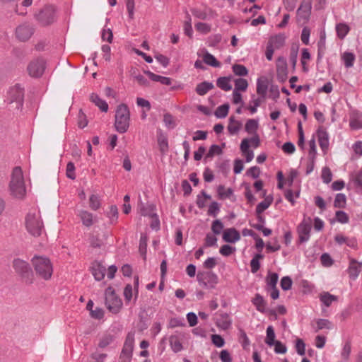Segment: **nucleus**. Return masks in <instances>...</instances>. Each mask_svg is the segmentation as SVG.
<instances>
[{
  "mask_svg": "<svg viewBox=\"0 0 362 362\" xmlns=\"http://www.w3.org/2000/svg\"><path fill=\"white\" fill-rule=\"evenodd\" d=\"M191 11L193 16L199 19L205 20L207 18V13L206 10L193 8Z\"/></svg>",
  "mask_w": 362,
  "mask_h": 362,
  "instance_id": "nucleus-61",
  "label": "nucleus"
},
{
  "mask_svg": "<svg viewBox=\"0 0 362 362\" xmlns=\"http://www.w3.org/2000/svg\"><path fill=\"white\" fill-rule=\"evenodd\" d=\"M356 57L354 54L351 52H344L342 57V59L344 62L346 67H351L355 62Z\"/></svg>",
  "mask_w": 362,
  "mask_h": 362,
  "instance_id": "nucleus-42",
  "label": "nucleus"
},
{
  "mask_svg": "<svg viewBox=\"0 0 362 362\" xmlns=\"http://www.w3.org/2000/svg\"><path fill=\"white\" fill-rule=\"evenodd\" d=\"M66 175L69 179L74 180L76 178L75 166L72 162H69L67 163Z\"/></svg>",
  "mask_w": 362,
  "mask_h": 362,
  "instance_id": "nucleus-57",
  "label": "nucleus"
},
{
  "mask_svg": "<svg viewBox=\"0 0 362 362\" xmlns=\"http://www.w3.org/2000/svg\"><path fill=\"white\" fill-rule=\"evenodd\" d=\"M31 262L36 274L40 278L45 280H48L51 278L53 268L48 258L42 256H35Z\"/></svg>",
  "mask_w": 362,
  "mask_h": 362,
  "instance_id": "nucleus-3",
  "label": "nucleus"
},
{
  "mask_svg": "<svg viewBox=\"0 0 362 362\" xmlns=\"http://www.w3.org/2000/svg\"><path fill=\"white\" fill-rule=\"evenodd\" d=\"M240 238V235L239 232L234 228L225 230L223 234V239L227 243H234L239 240Z\"/></svg>",
  "mask_w": 362,
  "mask_h": 362,
  "instance_id": "nucleus-16",
  "label": "nucleus"
},
{
  "mask_svg": "<svg viewBox=\"0 0 362 362\" xmlns=\"http://www.w3.org/2000/svg\"><path fill=\"white\" fill-rule=\"evenodd\" d=\"M222 152L223 151L218 145H212L206 154L204 160H206L207 159L212 158L215 155H221Z\"/></svg>",
  "mask_w": 362,
  "mask_h": 362,
  "instance_id": "nucleus-36",
  "label": "nucleus"
},
{
  "mask_svg": "<svg viewBox=\"0 0 362 362\" xmlns=\"http://www.w3.org/2000/svg\"><path fill=\"white\" fill-rule=\"evenodd\" d=\"M134 342V334L133 333H129L126 337L124 346L122 351V355H131L133 350Z\"/></svg>",
  "mask_w": 362,
  "mask_h": 362,
  "instance_id": "nucleus-18",
  "label": "nucleus"
},
{
  "mask_svg": "<svg viewBox=\"0 0 362 362\" xmlns=\"http://www.w3.org/2000/svg\"><path fill=\"white\" fill-rule=\"evenodd\" d=\"M144 73L153 81L160 82L161 84L167 86L171 84L172 80L170 78L157 75L150 71H145Z\"/></svg>",
  "mask_w": 362,
  "mask_h": 362,
  "instance_id": "nucleus-21",
  "label": "nucleus"
},
{
  "mask_svg": "<svg viewBox=\"0 0 362 362\" xmlns=\"http://www.w3.org/2000/svg\"><path fill=\"white\" fill-rule=\"evenodd\" d=\"M285 42V37L284 35H278L270 38L268 45L272 46L274 49L280 48Z\"/></svg>",
  "mask_w": 362,
  "mask_h": 362,
  "instance_id": "nucleus-27",
  "label": "nucleus"
},
{
  "mask_svg": "<svg viewBox=\"0 0 362 362\" xmlns=\"http://www.w3.org/2000/svg\"><path fill=\"white\" fill-rule=\"evenodd\" d=\"M214 86L212 83L208 81H204L197 84L196 87V93L199 95H204L208 91L212 90Z\"/></svg>",
  "mask_w": 362,
  "mask_h": 362,
  "instance_id": "nucleus-23",
  "label": "nucleus"
},
{
  "mask_svg": "<svg viewBox=\"0 0 362 362\" xmlns=\"http://www.w3.org/2000/svg\"><path fill=\"white\" fill-rule=\"evenodd\" d=\"M230 82V77H220L216 81V85L223 90L228 91L232 88V86Z\"/></svg>",
  "mask_w": 362,
  "mask_h": 362,
  "instance_id": "nucleus-28",
  "label": "nucleus"
},
{
  "mask_svg": "<svg viewBox=\"0 0 362 362\" xmlns=\"http://www.w3.org/2000/svg\"><path fill=\"white\" fill-rule=\"evenodd\" d=\"M235 91H245L248 87L247 81L243 78H238L235 80Z\"/></svg>",
  "mask_w": 362,
  "mask_h": 362,
  "instance_id": "nucleus-35",
  "label": "nucleus"
},
{
  "mask_svg": "<svg viewBox=\"0 0 362 362\" xmlns=\"http://www.w3.org/2000/svg\"><path fill=\"white\" fill-rule=\"evenodd\" d=\"M24 98V89L20 85H15L11 87L8 93V100L10 103H16V107L23 105Z\"/></svg>",
  "mask_w": 362,
  "mask_h": 362,
  "instance_id": "nucleus-11",
  "label": "nucleus"
},
{
  "mask_svg": "<svg viewBox=\"0 0 362 362\" xmlns=\"http://www.w3.org/2000/svg\"><path fill=\"white\" fill-rule=\"evenodd\" d=\"M229 110L228 104H223L217 107L215 111V115L218 118H224L228 115Z\"/></svg>",
  "mask_w": 362,
  "mask_h": 362,
  "instance_id": "nucleus-40",
  "label": "nucleus"
},
{
  "mask_svg": "<svg viewBox=\"0 0 362 362\" xmlns=\"http://www.w3.org/2000/svg\"><path fill=\"white\" fill-rule=\"evenodd\" d=\"M203 61L205 64L213 67H220L221 63L210 53L206 52L203 57Z\"/></svg>",
  "mask_w": 362,
  "mask_h": 362,
  "instance_id": "nucleus-31",
  "label": "nucleus"
},
{
  "mask_svg": "<svg viewBox=\"0 0 362 362\" xmlns=\"http://www.w3.org/2000/svg\"><path fill=\"white\" fill-rule=\"evenodd\" d=\"M242 127V124L239 121H235L233 117L229 119L228 130L230 134H235L238 132Z\"/></svg>",
  "mask_w": 362,
  "mask_h": 362,
  "instance_id": "nucleus-29",
  "label": "nucleus"
},
{
  "mask_svg": "<svg viewBox=\"0 0 362 362\" xmlns=\"http://www.w3.org/2000/svg\"><path fill=\"white\" fill-rule=\"evenodd\" d=\"M263 258L261 254H257L250 261L251 272L256 273L260 268L259 259Z\"/></svg>",
  "mask_w": 362,
  "mask_h": 362,
  "instance_id": "nucleus-37",
  "label": "nucleus"
},
{
  "mask_svg": "<svg viewBox=\"0 0 362 362\" xmlns=\"http://www.w3.org/2000/svg\"><path fill=\"white\" fill-rule=\"evenodd\" d=\"M211 340L213 344L217 347H222L225 343L223 338L218 334H213L211 336Z\"/></svg>",
  "mask_w": 362,
  "mask_h": 362,
  "instance_id": "nucleus-64",
  "label": "nucleus"
},
{
  "mask_svg": "<svg viewBox=\"0 0 362 362\" xmlns=\"http://www.w3.org/2000/svg\"><path fill=\"white\" fill-rule=\"evenodd\" d=\"M133 78L134 80L137 81L139 86L144 87H148L150 84L149 81L141 74H135L133 75Z\"/></svg>",
  "mask_w": 362,
  "mask_h": 362,
  "instance_id": "nucleus-59",
  "label": "nucleus"
},
{
  "mask_svg": "<svg viewBox=\"0 0 362 362\" xmlns=\"http://www.w3.org/2000/svg\"><path fill=\"white\" fill-rule=\"evenodd\" d=\"M163 122L168 129H174L176 126V122L173 116L169 113L164 115Z\"/></svg>",
  "mask_w": 362,
  "mask_h": 362,
  "instance_id": "nucleus-47",
  "label": "nucleus"
},
{
  "mask_svg": "<svg viewBox=\"0 0 362 362\" xmlns=\"http://www.w3.org/2000/svg\"><path fill=\"white\" fill-rule=\"evenodd\" d=\"M11 194L16 199H23L26 194L23 171L20 167H15L12 171L9 183Z\"/></svg>",
  "mask_w": 362,
  "mask_h": 362,
  "instance_id": "nucleus-2",
  "label": "nucleus"
},
{
  "mask_svg": "<svg viewBox=\"0 0 362 362\" xmlns=\"http://www.w3.org/2000/svg\"><path fill=\"white\" fill-rule=\"evenodd\" d=\"M362 262H358L354 259H350L347 273L351 279H356L361 271Z\"/></svg>",
  "mask_w": 362,
  "mask_h": 362,
  "instance_id": "nucleus-14",
  "label": "nucleus"
},
{
  "mask_svg": "<svg viewBox=\"0 0 362 362\" xmlns=\"http://www.w3.org/2000/svg\"><path fill=\"white\" fill-rule=\"evenodd\" d=\"M25 227L27 232L35 238H38L45 232L44 223L37 209H31L25 215Z\"/></svg>",
  "mask_w": 362,
  "mask_h": 362,
  "instance_id": "nucleus-1",
  "label": "nucleus"
},
{
  "mask_svg": "<svg viewBox=\"0 0 362 362\" xmlns=\"http://www.w3.org/2000/svg\"><path fill=\"white\" fill-rule=\"evenodd\" d=\"M170 346L175 353L182 350L183 346L180 338L176 335H172L169 338Z\"/></svg>",
  "mask_w": 362,
  "mask_h": 362,
  "instance_id": "nucleus-26",
  "label": "nucleus"
},
{
  "mask_svg": "<svg viewBox=\"0 0 362 362\" xmlns=\"http://www.w3.org/2000/svg\"><path fill=\"white\" fill-rule=\"evenodd\" d=\"M317 137L319 144L321 148L324 151L327 148L329 145L328 136L325 129L322 127H320L317 130Z\"/></svg>",
  "mask_w": 362,
  "mask_h": 362,
  "instance_id": "nucleus-22",
  "label": "nucleus"
},
{
  "mask_svg": "<svg viewBox=\"0 0 362 362\" xmlns=\"http://www.w3.org/2000/svg\"><path fill=\"white\" fill-rule=\"evenodd\" d=\"M90 99L101 111L106 112L108 110L107 103L104 100L101 99L98 95L92 93Z\"/></svg>",
  "mask_w": 362,
  "mask_h": 362,
  "instance_id": "nucleus-25",
  "label": "nucleus"
},
{
  "mask_svg": "<svg viewBox=\"0 0 362 362\" xmlns=\"http://www.w3.org/2000/svg\"><path fill=\"white\" fill-rule=\"evenodd\" d=\"M268 86L267 82L265 80L258 79L257 82V93L262 95V98H264L267 91Z\"/></svg>",
  "mask_w": 362,
  "mask_h": 362,
  "instance_id": "nucleus-34",
  "label": "nucleus"
},
{
  "mask_svg": "<svg viewBox=\"0 0 362 362\" xmlns=\"http://www.w3.org/2000/svg\"><path fill=\"white\" fill-rule=\"evenodd\" d=\"M197 279L199 285L206 288H214L218 284L217 275L211 272H198Z\"/></svg>",
  "mask_w": 362,
  "mask_h": 362,
  "instance_id": "nucleus-8",
  "label": "nucleus"
},
{
  "mask_svg": "<svg viewBox=\"0 0 362 362\" xmlns=\"http://www.w3.org/2000/svg\"><path fill=\"white\" fill-rule=\"evenodd\" d=\"M77 216L80 218L83 225L86 227H90L98 221L97 217L86 210L78 211Z\"/></svg>",
  "mask_w": 362,
  "mask_h": 362,
  "instance_id": "nucleus-13",
  "label": "nucleus"
},
{
  "mask_svg": "<svg viewBox=\"0 0 362 362\" xmlns=\"http://www.w3.org/2000/svg\"><path fill=\"white\" fill-rule=\"evenodd\" d=\"M130 112L127 105L122 103L117 106L115 112V127L121 134L125 133L129 127Z\"/></svg>",
  "mask_w": 362,
  "mask_h": 362,
  "instance_id": "nucleus-4",
  "label": "nucleus"
},
{
  "mask_svg": "<svg viewBox=\"0 0 362 362\" xmlns=\"http://www.w3.org/2000/svg\"><path fill=\"white\" fill-rule=\"evenodd\" d=\"M232 69L236 76H245L248 74L247 69L242 64H234L232 66Z\"/></svg>",
  "mask_w": 362,
  "mask_h": 362,
  "instance_id": "nucleus-39",
  "label": "nucleus"
},
{
  "mask_svg": "<svg viewBox=\"0 0 362 362\" xmlns=\"http://www.w3.org/2000/svg\"><path fill=\"white\" fill-rule=\"evenodd\" d=\"M349 126L351 129H362V113L354 111L351 114Z\"/></svg>",
  "mask_w": 362,
  "mask_h": 362,
  "instance_id": "nucleus-17",
  "label": "nucleus"
},
{
  "mask_svg": "<svg viewBox=\"0 0 362 362\" xmlns=\"http://www.w3.org/2000/svg\"><path fill=\"white\" fill-rule=\"evenodd\" d=\"M196 30L203 34H207L211 31V25L205 23L199 22L195 25Z\"/></svg>",
  "mask_w": 362,
  "mask_h": 362,
  "instance_id": "nucleus-50",
  "label": "nucleus"
},
{
  "mask_svg": "<svg viewBox=\"0 0 362 362\" xmlns=\"http://www.w3.org/2000/svg\"><path fill=\"white\" fill-rule=\"evenodd\" d=\"M275 341V333L274 328L272 326H269L267 329V337L265 342L269 346H272L274 344Z\"/></svg>",
  "mask_w": 362,
  "mask_h": 362,
  "instance_id": "nucleus-38",
  "label": "nucleus"
},
{
  "mask_svg": "<svg viewBox=\"0 0 362 362\" xmlns=\"http://www.w3.org/2000/svg\"><path fill=\"white\" fill-rule=\"evenodd\" d=\"M216 324L217 327L226 330L230 327L231 320L228 314L221 313L218 316Z\"/></svg>",
  "mask_w": 362,
  "mask_h": 362,
  "instance_id": "nucleus-19",
  "label": "nucleus"
},
{
  "mask_svg": "<svg viewBox=\"0 0 362 362\" xmlns=\"http://www.w3.org/2000/svg\"><path fill=\"white\" fill-rule=\"evenodd\" d=\"M246 174L252 178H257L260 175V169L257 166L251 167L247 170Z\"/></svg>",
  "mask_w": 362,
  "mask_h": 362,
  "instance_id": "nucleus-63",
  "label": "nucleus"
},
{
  "mask_svg": "<svg viewBox=\"0 0 362 362\" xmlns=\"http://www.w3.org/2000/svg\"><path fill=\"white\" fill-rule=\"evenodd\" d=\"M55 9L52 6L44 7L39 13L35 14V18L43 25H48L54 21Z\"/></svg>",
  "mask_w": 362,
  "mask_h": 362,
  "instance_id": "nucleus-9",
  "label": "nucleus"
},
{
  "mask_svg": "<svg viewBox=\"0 0 362 362\" xmlns=\"http://www.w3.org/2000/svg\"><path fill=\"white\" fill-rule=\"evenodd\" d=\"M311 228V218H304L297 228L300 243L307 242L309 240Z\"/></svg>",
  "mask_w": 362,
  "mask_h": 362,
  "instance_id": "nucleus-12",
  "label": "nucleus"
},
{
  "mask_svg": "<svg viewBox=\"0 0 362 362\" xmlns=\"http://www.w3.org/2000/svg\"><path fill=\"white\" fill-rule=\"evenodd\" d=\"M235 251V248L229 245H224L220 248V253L223 256L228 257L230 255H232Z\"/></svg>",
  "mask_w": 362,
  "mask_h": 362,
  "instance_id": "nucleus-55",
  "label": "nucleus"
},
{
  "mask_svg": "<svg viewBox=\"0 0 362 362\" xmlns=\"http://www.w3.org/2000/svg\"><path fill=\"white\" fill-rule=\"evenodd\" d=\"M105 305L110 312L113 314L118 313L122 308L121 298L115 293L111 287L105 290Z\"/></svg>",
  "mask_w": 362,
  "mask_h": 362,
  "instance_id": "nucleus-6",
  "label": "nucleus"
},
{
  "mask_svg": "<svg viewBox=\"0 0 362 362\" xmlns=\"http://www.w3.org/2000/svg\"><path fill=\"white\" fill-rule=\"evenodd\" d=\"M279 275L276 273L269 272L268 276L266 278L267 285L269 288H276V284L278 282Z\"/></svg>",
  "mask_w": 362,
  "mask_h": 362,
  "instance_id": "nucleus-33",
  "label": "nucleus"
},
{
  "mask_svg": "<svg viewBox=\"0 0 362 362\" xmlns=\"http://www.w3.org/2000/svg\"><path fill=\"white\" fill-rule=\"evenodd\" d=\"M91 272L96 281H101L104 279L106 269L99 262H94L91 266Z\"/></svg>",
  "mask_w": 362,
  "mask_h": 362,
  "instance_id": "nucleus-15",
  "label": "nucleus"
},
{
  "mask_svg": "<svg viewBox=\"0 0 362 362\" xmlns=\"http://www.w3.org/2000/svg\"><path fill=\"white\" fill-rule=\"evenodd\" d=\"M281 287L284 291H288L291 288L292 279L289 276H284L281 280Z\"/></svg>",
  "mask_w": 362,
  "mask_h": 362,
  "instance_id": "nucleus-60",
  "label": "nucleus"
},
{
  "mask_svg": "<svg viewBox=\"0 0 362 362\" xmlns=\"http://www.w3.org/2000/svg\"><path fill=\"white\" fill-rule=\"evenodd\" d=\"M252 302L259 312L262 313H265L267 303L260 294L257 293Z\"/></svg>",
  "mask_w": 362,
  "mask_h": 362,
  "instance_id": "nucleus-24",
  "label": "nucleus"
},
{
  "mask_svg": "<svg viewBox=\"0 0 362 362\" xmlns=\"http://www.w3.org/2000/svg\"><path fill=\"white\" fill-rule=\"evenodd\" d=\"M147 241L148 237L146 234L141 235L139 250L140 254L143 256L144 259H146V250H147Z\"/></svg>",
  "mask_w": 362,
  "mask_h": 362,
  "instance_id": "nucleus-30",
  "label": "nucleus"
},
{
  "mask_svg": "<svg viewBox=\"0 0 362 362\" xmlns=\"http://www.w3.org/2000/svg\"><path fill=\"white\" fill-rule=\"evenodd\" d=\"M34 32L35 28L33 25L24 23L16 28L15 35L19 41L26 42L32 37Z\"/></svg>",
  "mask_w": 362,
  "mask_h": 362,
  "instance_id": "nucleus-10",
  "label": "nucleus"
},
{
  "mask_svg": "<svg viewBox=\"0 0 362 362\" xmlns=\"http://www.w3.org/2000/svg\"><path fill=\"white\" fill-rule=\"evenodd\" d=\"M337 296L331 295L329 293H324L320 295L321 302L327 307H329L332 302H337Z\"/></svg>",
  "mask_w": 362,
  "mask_h": 362,
  "instance_id": "nucleus-32",
  "label": "nucleus"
},
{
  "mask_svg": "<svg viewBox=\"0 0 362 362\" xmlns=\"http://www.w3.org/2000/svg\"><path fill=\"white\" fill-rule=\"evenodd\" d=\"M245 131L249 134H253L256 132L258 128V123L253 119H250L245 124Z\"/></svg>",
  "mask_w": 362,
  "mask_h": 362,
  "instance_id": "nucleus-45",
  "label": "nucleus"
},
{
  "mask_svg": "<svg viewBox=\"0 0 362 362\" xmlns=\"http://www.w3.org/2000/svg\"><path fill=\"white\" fill-rule=\"evenodd\" d=\"M272 202V199H269L267 198L261 202L256 207V214H262L271 205Z\"/></svg>",
  "mask_w": 362,
  "mask_h": 362,
  "instance_id": "nucleus-48",
  "label": "nucleus"
},
{
  "mask_svg": "<svg viewBox=\"0 0 362 362\" xmlns=\"http://www.w3.org/2000/svg\"><path fill=\"white\" fill-rule=\"evenodd\" d=\"M218 193L221 198L224 199L229 197L233 194V190L230 188L226 189L224 186L220 185L218 187Z\"/></svg>",
  "mask_w": 362,
  "mask_h": 362,
  "instance_id": "nucleus-56",
  "label": "nucleus"
},
{
  "mask_svg": "<svg viewBox=\"0 0 362 362\" xmlns=\"http://www.w3.org/2000/svg\"><path fill=\"white\" fill-rule=\"evenodd\" d=\"M159 148L161 153H165L168 150V140L165 136H160L158 139Z\"/></svg>",
  "mask_w": 362,
  "mask_h": 362,
  "instance_id": "nucleus-51",
  "label": "nucleus"
},
{
  "mask_svg": "<svg viewBox=\"0 0 362 362\" xmlns=\"http://www.w3.org/2000/svg\"><path fill=\"white\" fill-rule=\"evenodd\" d=\"M240 150L245 156L246 162H250L254 158L253 151L249 149V139H244L240 144Z\"/></svg>",
  "mask_w": 362,
  "mask_h": 362,
  "instance_id": "nucleus-20",
  "label": "nucleus"
},
{
  "mask_svg": "<svg viewBox=\"0 0 362 362\" xmlns=\"http://www.w3.org/2000/svg\"><path fill=\"white\" fill-rule=\"evenodd\" d=\"M296 349L297 353L300 355L303 356L305 353V344L303 342V341L300 339H298L296 340Z\"/></svg>",
  "mask_w": 362,
  "mask_h": 362,
  "instance_id": "nucleus-62",
  "label": "nucleus"
},
{
  "mask_svg": "<svg viewBox=\"0 0 362 362\" xmlns=\"http://www.w3.org/2000/svg\"><path fill=\"white\" fill-rule=\"evenodd\" d=\"M211 196L208 195L204 191H202L201 194L197 196V205L199 209H202L206 205V200L210 199Z\"/></svg>",
  "mask_w": 362,
  "mask_h": 362,
  "instance_id": "nucleus-43",
  "label": "nucleus"
},
{
  "mask_svg": "<svg viewBox=\"0 0 362 362\" xmlns=\"http://www.w3.org/2000/svg\"><path fill=\"white\" fill-rule=\"evenodd\" d=\"M351 341L349 339H346L343 345L342 351H341V358L346 361L348 360L349 354L351 353Z\"/></svg>",
  "mask_w": 362,
  "mask_h": 362,
  "instance_id": "nucleus-44",
  "label": "nucleus"
},
{
  "mask_svg": "<svg viewBox=\"0 0 362 362\" xmlns=\"http://www.w3.org/2000/svg\"><path fill=\"white\" fill-rule=\"evenodd\" d=\"M153 211H154V206L152 204H149L146 206H142L140 208V214L144 216H152L155 215V214L153 213Z\"/></svg>",
  "mask_w": 362,
  "mask_h": 362,
  "instance_id": "nucleus-52",
  "label": "nucleus"
},
{
  "mask_svg": "<svg viewBox=\"0 0 362 362\" xmlns=\"http://www.w3.org/2000/svg\"><path fill=\"white\" fill-rule=\"evenodd\" d=\"M113 341V336L107 334L103 335L99 340L98 347L101 349H104L110 345Z\"/></svg>",
  "mask_w": 362,
  "mask_h": 362,
  "instance_id": "nucleus-41",
  "label": "nucleus"
},
{
  "mask_svg": "<svg viewBox=\"0 0 362 362\" xmlns=\"http://www.w3.org/2000/svg\"><path fill=\"white\" fill-rule=\"evenodd\" d=\"M12 267L25 284L33 283V274L28 262L20 258H16L13 260Z\"/></svg>",
  "mask_w": 362,
  "mask_h": 362,
  "instance_id": "nucleus-5",
  "label": "nucleus"
},
{
  "mask_svg": "<svg viewBox=\"0 0 362 362\" xmlns=\"http://www.w3.org/2000/svg\"><path fill=\"white\" fill-rule=\"evenodd\" d=\"M322 179L323 182L325 183H329L331 182L332 176L330 169L327 167H325L322 170Z\"/></svg>",
  "mask_w": 362,
  "mask_h": 362,
  "instance_id": "nucleus-58",
  "label": "nucleus"
},
{
  "mask_svg": "<svg viewBox=\"0 0 362 362\" xmlns=\"http://www.w3.org/2000/svg\"><path fill=\"white\" fill-rule=\"evenodd\" d=\"M46 69V61L42 57L31 60L27 66V72L32 78L41 77Z\"/></svg>",
  "mask_w": 362,
  "mask_h": 362,
  "instance_id": "nucleus-7",
  "label": "nucleus"
},
{
  "mask_svg": "<svg viewBox=\"0 0 362 362\" xmlns=\"http://www.w3.org/2000/svg\"><path fill=\"white\" fill-rule=\"evenodd\" d=\"M309 146H310V150H309V153H308V158H309V159L315 160L317 151H316L315 140L314 138H313L312 139H310L309 141Z\"/></svg>",
  "mask_w": 362,
  "mask_h": 362,
  "instance_id": "nucleus-53",
  "label": "nucleus"
},
{
  "mask_svg": "<svg viewBox=\"0 0 362 362\" xmlns=\"http://www.w3.org/2000/svg\"><path fill=\"white\" fill-rule=\"evenodd\" d=\"M223 229V224L220 220H215L213 221L211 225V230L216 235H218L221 233L222 230Z\"/></svg>",
  "mask_w": 362,
  "mask_h": 362,
  "instance_id": "nucleus-54",
  "label": "nucleus"
},
{
  "mask_svg": "<svg viewBox=\"0 0 362 362\" xmlns=\"http://www.w3.org/2000/svg\"><path fill=\"white\" fill-rule=\"evenodd\" d=\"M89 206L93 211H97L100 207V200L98 195L92 194L90 197Z\"/></svg>",
  "mask_w": 362,
  "mask_h": 362,
  "instance_id": "nucleus-46",
  "label": "nucleus"
},
{
  "mask_svg": "<svg viewBox=\"0 0 362 362\" xmlns=\"http://www.w3.org/2000/svg\"><path fill=\"white\" fill-rule=\"evenodd\" d=\"M341 246L344 244L346 245L347 246L350 247L351 248L356 249L357 247V241L355 238H345L342 235H341Z\"/></svg>",
  "mask_w": 362,
  "mask_h": 362,
  "instance_id": "nucleus-49",
  "label": "nucleus"
}]
</instances>
